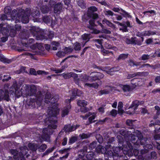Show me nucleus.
I'll return each instance as SVG.
<instances>
[{
    "mask_svg": "<svg viewBox=\"0 0 160 160\" xmlns=\"http://www.w3.org/2000/svg\"><path fill=\"white\" fill-rule=\"evenodd\" d=\"M99 112L101 113H103L104 112V108L103 107H100L98 109Z\"/></svg>",
    "mask_w": 160,
    "mask_h": 160,
    "instance_id": "obj_64",
    "label": "nucleus"
},
{
    "mask_svg": "<svg viewBox=\"0 0 160 160\" xmlns=\"http://www.w3.org/2000/svg\"><path fill=\"white\" fill-rule=\"evenodd\" d=\"M120 70V68L119 67H115L112 68H111L110 69V71L108 72L107 71V72L108 73H109V72H116Z\"/></svg>",
    "mask_w": 160,
    "mask_h": 160,
    "instance_id": "obj_48",
    "label": "nucleus"
},
{
    "mask_svg": "<svg viewBox=\"0 0 160 160\" xmlns=\"http://www.w3.org/2000/svg\"><path fill=\"white\" fill-rule=\"evenodd\" d=\"M89 23L90 25V26H88V28L90 29H92L93 30L92 32H91L92 33L95 34H98L100 32V31L97 29H94L93 28L94 25V19L90 20L89 21Z\"/></svg>",
    "mask_w": 160,
    "mask_h": 160,
    "instance_id": "obj_22",
    "label": "nucleus"
},
{
    "mask_svg": "<svg viewBox=\"0 0 160 160\" xmlns=\"http://www.w3.org/2000/svg\"><path fill=\"white\" fill-rule=\"evenodd\" d=\"M57 3L56 0H50L49 2V5L51 7H54V6Z\"/></svg>",
    "mask_w": 160,
    "mask_h": 160,
    "instance_id": "obj_53",
    "label": "nucleus"
},
{
    "mask_svg": "<svg viewBox=\"0 0 160 160\" xmlns=\"http://www.w3.org/2000/svg\"><path fill=\"white\" fill-rule=\"evenodd\" d=\"M88 109L86 108L85 107H81L80 108V111L81 112L85 113L88 111Z\"/></svg>",
    "mask_w": 160,
    "mask_h": 160,
    "instance_id": "obj_62",
    "label": "nucleus"
},
{
    "mask_svg": "<svg viewBox=\"0 0 160 160\" xmlns=\"http://www.w3.org/2000/svg\"><path fill=\"white\" fill-rule=\"evenodd\" d=\"M116 90V89L115 87L110 86L107 87L105 89L99 91L98 94L99 95H102L104 94H108L112 91Z\"/></svg>",
    "mask_w": 160,
    "mask_h": 160,
    "instance_id": "obj_16",
    "label": "nucleus"
},
{
    "mask_svg": "<svg viewBox=\"0 0 160 160\" xmlns=\"http://www.w3.org/2000/svg\"><path fill=\"white\" fill-rule=\"evenodd\" d=\"M20 151L13 149L11 151V154L13 155L15 160H25V156L28 157L29 154H27L28 152V148L25 146L21 147L20 148Z\"/></svg>",
    "mask_w": 160,
    "mask_h": 160,
    "instance_id": "obj_4",
    "label": "nucleus"
},
{
    "mask_svg": "<svg viewBox=\"0 0 160 160\" xmlns=\"http://www.w3.org/2000/svg\"><path fill=\"white\" fill-rule=\"evenodd\" d=\"M133 136L131 137V142L133 144V145L136 148H138L139 146V143L141 145H144L146 144L147 139L143 138V136L138 131H136L133 132Z\"/></svg>",
    "mask_w": 160,
    "mask_h": 160,
    "instance_id": "obj_3",
    "label": "nucleus"
},
{
    "mask_svg": "<svg viewBox=\"0 0 160 160\" xmlns=\"http://www.w3.org/2000/svg\"><path fill=\"white\" fill-rule=\"evenodd\" d=\"M134 122V121L131 120L129 119H128L127 120L126 122V124L130 126H132L133 125V122Z\"/></svg>",
    "mask_w": 160,
    "mask_h": 160,
    "instance_id": "obj_47",
    "label": "nucleus"
},
{
    "mask_svg": "<svg viewBox=\"0 0 160 160\" xmlns=\"http://www.w3.org/2000/svg\"><path fill=\"white\" fill-rule=\"evenodd\" d=\"M73 48L71 47H65L64 49V52L65 53V54L71 52Z\"/></svg>",
    "mask_w": 160,
    "mask_h": 160,
    "instance_id": "obj_43",
    "label": "nucleus"
},
{
    "mask_svg": "<svg viewBox=\"0 0 160 160\" xmlns=\"http://www.w3.org/2000/svg\"><path fill=\"white\" fill-rule=\"evenodd\" d=\"M64 8V7L62 3L61 2L57 3L54 6V13L57 15L60 14L63 11Z\"/></svg>",
    "mask_w": 160,
    "mask_h": 160,
    "instance_id": "obj_12",
    "label": "nucleus"
},
{
    "mask_svg": "<svg viewBox=\"0 0 160 160\" xmlns=\"http://www.w3.org/2000/svg\"><path fill=\"white\" fill-rule=\"evenodd\" d=\"M34 86H29L25 85L23 86L21 90L20 87L18 86L16 82H14L9 89L10 94L18 98L23 95L25 96H31L34 92ZM25 97V96H24Z\"/></svg>",
    "mask_w": 160,
    "mask_h": 160,
    "instance_id": "obj_2",
    "label": "nucleus"
},
{
    "mask_svg": "<svg viewBox=\"0 0 160 160\" xmlns=\"http://www.w3.org/2000/svg\"><path fill=\"white\" fill-rule=\"evenodd\" d=\"M119 86L124 92H130L133 90V88L128 85L119 84Z\"/></svg>",
    "mask_w": 160,
    "mask_h": 160,
    "instance_id": "obj_20",
    "label": "nucleus"
},
{
    "mask_svg": "<svg viewBox=\"0 0 160 160\" xmlns=\"http://www.w3.org/2000/svg\"><path fill=\"white\" fill-rule=\"evenodd\" d=\"M98 148L100 149V150L98 152H101L102 153L104 154L106 152V149L103 148L101 146H99Z\"/></svg>",
    "mask_w": 160,
    "mask_h": 160,
    "instance_id": "obj_51",
    "label": "nucleus"
},
{
    "mask_svg": "<svg viewBox=\"0 0 160 160\" xmlns=\"http://www.w3.org/2000/svg\"><path fill=\"white\" fill-rule=\"evenodd\" d=\"M90 75V76H88L85 74L83 76H81L80 77L81 82H84L88 81H94L97 80H100L104 77L103 74L97 72H92Z\"/></svg>",
    "mask_w": 160,
    "mask_h": 160,
    "instance_id": "obj_5",
    "label": "nucleus"
},
{
    "mask_svg": "<svg viewBox=\"0 0 160 160\" xmlns=\"http://www.w3.org/2000/svg\"><path fill=\"white\" fill-rule=\"evenodd\" d=\"M102 22L103 24H106L108 26L110 27L113 29L116 28L115 25L112 23L110 21L107 20L106 19H104L102 21Z\"/></svg>",
    "mask_w": 160,
    "mask_h": 160,
    "instance_id": "obj_25",
    "label": "nucleus"
},
{
    "mask_svg": "<svg viewBox=\"0 0 160 160\" xmlns=\"http://www.w3.org/2000/svg\"><path fill=\"white\" fill-rule=\"evenodd\" d=\"M77 138L75 137H73L71 138L69 140V143H72L77 140Z\"/></svg>",
    "mask_w": 160,
    "mask_h": 160,
    "instance_id": "obj_60",
    "label": "nucleus"
},
{
    "mask_svg": "<svg viewBox=\"0 0 160 160\" xmlns=\"http://www.w3.org/2000/svg\"><path fill=\"white\" fill-rule=\"evenodd\" d=\"M128 54H120L118 58V59L119 60H121V59H122V60H123V59H124L126 58H127L128 57Z\"/></svg>",
    "mask_w": 160,
    "mask_h": 160,
    "instance_id": "obj_46",
    "label": "nucleus"
},
{
    "mask_svg": "<svg viewBox=\"0 0 160 160\" xmlns=\"http://www.w3.org/2000/svg\"><path fill=\"white\" fill-rule=\"evenodd\" d=\"M34 40L33 39L31 38L29 39L28 43H23V45L24 46L26 47H32V46H34V47H35L36 46H38L39 44L36 43V44L33 43L34 42Z\"/></svg>",
    "mask_w": 160,
    "mask_h": 160,
    "instance_id": "obj_23",
    "label": "nucleus"
},
{
    "mask_svg": "<svg viewBox=\"0 0 160 160\" xmlns=\"http://www.w3.org/2000/svg\"><path fill=\"white\" fill-rule=\"evenodd\" d=\"M43 21L44 22L47 23H49L51 21H52V18L51 17L48 16L45 17L43 18Z\"/></svg>",
    "mask_w": 160,
    "mask_h": 160,
    "instance_id": "obj_39",
    "label": "nucleus"
},
{
    "mask_svg": "<svg viewBox=\"0 0 160 160\" xmlns=\"http://www.w3.org/2000/svg\"><path fill=\"white\" fill-rule=\"evenodd\" d=\"M62 77L65 79L69 78H71V72L67 73H63L61 74Z\"/></svg>",
    "mask_w": 160,
    "mask_h": 160,
    "instance_id": "obj_45",
    "label": "nucleus"
},
{
    "mask_svg": "<svg viewBox=\"0 0 160 160\" xmlns=\"http://www.w3.org/2000/svg\"><path fill=\"white\" fill-rule=\"evenodd\" d=\"M56 55L60 58H62L64 57L65 55V53L64 52L59 51L56 53Z\"/></svg>",
    "mask_w": 160,
    "mask_h": 160,
    "instance_id": "obj_44",
    "label": "nucleus"
},
{
    "mask_svg": "<svg viewBox=\"0 0 160 160\" xmlns=\"http://www.w3.org/2000/svg\"><path fill=\"white\" fill-rule=\"evenodd\" d=\"M71 106L70 104L67 105V106L64 107L62 109L61 116L62 117H65L69 113Z\"/></svg>",
    "mask_w": 160,
    "mask_h": 160,
    "instance_id": "obj_18",
    "label": "nucleus"
},
{
    "mask_svg": "<svg viewBox=\"0 0 160 160\" xmlns=\"http://www.w3.org/2000/svg\"><path fill=\"white\" fill-rule=\"evenodd\" d=\"M74 49L75 50L78 51L80 50L81 47L80 43L76 42L74 44Z\"/></svg>",
    "mask_w": 160,
    "mask_h": 160,
    "instance_id": "obj_40",
    "label": "nucleus"
},
{
    "mask_svg": "<svg viewBox=\"0 0 160 160\" xmlns=\"http://www.w3.org/2000/svg\"><path fill=\"white\" fill-rule=\"evenodd\" d=\"M144 72H137L133 74H129L127 76V78L128 79H130L131 78H133L135 77L138 76H141L142 75L143 73Z\"/></svg>",
    "mask_w": 160,
    "mask_h": 160,
    "instance_id": "obj_29",
    "label": "nucleus"
},
{
    "mask_svg": "<svg viewBox=\"0 0 160 160\" xmlns=\"http://www.w3.org/2000/svg\"><path fill=\"white\" fill-rule=\"evenodd\" d=\"M30 72L32 74L37 75V72L33 68H31L30 70Z\"/></svg>",
    "mask_w": 160,
    "mask_h": 160,
    "instance_id": "obj_63",
    "label": "nucleus"
},
{
    "mask_svg": "<svg viewBox=\"0 0 160 160\" xmlns=\"http://www.w3.org/2000/svg\"><path fill=\"white\" fill-rule=\"evenodd\" d=\"M149 56L147 54H144L141 57V59L143 60L148 59L149 58Z\"/></svg>",
    "mask_w": 160,
    "mask_h": 160,
    "instance_id": "obj_57",
    "label": "nucleus"
},
{
    "mask_svg": "<svg viewBox=\"0 0 160 160\" xmlns=\"http://www.w3.org/2000/svg\"><path fill=\"white\" fill-rule=\"evenodd\" d=\"M28 146L29 148L32 151H35L37 150L38 147V145L37 144L29 143L28 144Z\"/></svg>",
    "mask_w": 160,
    "mask_h": 160,
    "instance_id": "obj_27",
    "label": "nucleus"
},
{
    "mask_svg": "<svg viewBox=\"0 0 160 160\" xmlns=\"http://www.w3.org/2000/svg\"><path fill=\"white\" fill-rule=\"evenodd\" d=\"M81 76H83V75H81L79 76V78L78 77V75L73 72H71V77H72L73 78L74 82L75 83L79 85L81 84L84 83V82H82L81 81V79L80 78V77Z\"/></svg>",
    "mask_w": 160,
    "mask_h": 160,
    "instance_id": "obj_17",
    "label": "nucleus"
},
{
    "mask_svg": "<svg viewBox=\"0 0 160 160\" xmlns=\"http://www.w3.org/2000/svg\"><path fill=\"white\" fill-rule=\"evenodd\" d=\"M28 15H26V13L24 15L21 16L19 15V13L17 14L16 18H14L15 21H14L15 23H17L19 22L21 20V22L24 23H28L29 22Z\"/></svg>",
    "mask_w": 160,
    "mask_h": 160,
    "instance_id": "obj_8",
    "label": "nucleus"
},
{
    "mask_svg": "<svg viewBox=\"0 0 160 160\" xmlns=\"http://www.w3.org/2000/svg\"><path fill=\"white\" fill-rule=\"evenodd\" d=\"M96 117V113L94 112H89L87 113L84 116L81 115L80 117L84 119H86L88 117H89L88 120L90 122H92Z\"/></svg>",
    "mask_w": 160,
    "mask_h": 160,
    "instance_id": "obj_15",
    "label": "nucleus"
},
{
    "mask_svg": "<svg viewBox=\"0 0 160 160\" xmlns=\"http://www.w3.org/2000/svg\"><path fill=\"white\" fill-rule=\"evenodd\" d=\"M91 37L90 34H85L82 35V38H80V41L81 43L83 44V47H84L86 43L88 41L90 38Z\"/></svg>",
    "mask_w": 160,
    "mask_h": 160,
    "instance_id": "obj_19",
    "label": "nucleus"
},
{
    "mask_svg": "<svg viewBox=\"0 0 160 160\" xmlns=\"http://www.w3.org/2000/svg\"><path fill=\"white\" fill-rule=\"evenodd\" d=\"M85 87H93L95 88H97L98 87V84L97 83H94L92 84L86 83L84 84Z\"/></svg>",
    "mask_w": 160,
    "mask_h": 160,
    "instance_id": "obj_32",
    "label": "nucleus"
},
{
    "mask_svg": "<svg viewBox=\"0 0 160 160\" xmlns=\"http://www.w3.org/2000/svg\"><path fill=\"white\" fill-rule=\"evenodd\" d=\"M48 74L47 72H46L42 70H38L37 72V75H41V74H44L47 75Z\"/></svg>",
    "mask_w": 160,
    "mask_h": 160,
    "instance_id": "obj_54",
    "label": "nucleus"
},
{
    "mask_svg": "<svg viewBox=\"0 0 160 160\" xmlns=\"http://www.w3.org/2000/svg\"><path fill=\"white\" fill-rule=\"evenodd\" d=\"M47 145L45 144H42L39 148V150L40 151L43 152L47 148Z\"/></svg>",
    "mask_w": 160,
    "mask_h": 160,
    "instance_id": "obj_49",
    "label": "nucleus"
},
{
    "mask_svg": "<svg viewBox=\"0 0 160 160\" xmlns=\"http://www.w3.org/2000/svg\"><path fill=\"white\" fill-rule=\"evenodd\" d=\"M93 155L92 154H87L86 157L88 160H92L93 158Z\"/></svg>",
    "mask_w": 160,
    "mask_h": 160,
    "instance_id": "obj_59",
    "label": "nucleus"
},
{
    "mask_svg": "<svg viewBox=\"0 0 160 160\" xmlns=\"http://www.w3.org/2000/svg\"><path fill=\"white\" fill-rule=\"evenodd\" d=\"M155 34V32H154L151 31H146L142 32V35L144 36H149L150 35H154Z\"/></svg>",
    "mask_w": 160,
    "mask_h": 160,
    "instance_id": "obj_28",
    "label": "nucleus"
},
{
    "mask_svg": "<svg viewBox=\"0 0 160 160\" xmlns=\"http://www.w3.org/2000/svg\"><path fill=\"white\" fill-rule=\"evenodd\" d=\"M120 133L121 135L124 136L126 140L127 139H130L131 141L132 136L134 135L133 133H132L131 131L127 132L124 129H122L120 130Z\"/></svg>",
    "mask_w": 160,
    "mask_h": 160,
    "instance_id": "obj_13",
    "label": "nucleus"
},
{
    "mask_svg": "<svg viewBox=\"0 0 160 160\" xmlns=\"http://www.w3.org/2000/svg\"><path fill=\"white\" fill-rule=\"evenodd\" d=\"M101 49V52L104 56H105V54H108L110 53H111L112 55L113 54V53L111 51L104 49L102 46V47Z\"/></svg>",
    "mask_w": 160,
    "mask_h": 160,
    "instance_id": "obj_37",
    "label": "nucleus"
},
{
    "mask_svg": "<svg viewBox=\"0 0 160 160\" xmlns=\"http://www.w3.org/2000/svg\"><path fill=\"white\" fill-rule=\"evenodd\" d=\"M11 9L10 7L7 6L4 9V12L6 15H2L1 18L2 20H11L12 22L14 21V18L17 14V11L15 10H13L11 12Z\"/></svg>",
    "mask_w": 160,
    "mask_h": 160,
    "instance_id": "obj_6",
    "label": "nucleus"
},
{
    "mask_svg": "<svg viewBox=\"0 0 160 160\" xmlns=\"http://www.w3.org/2000/svg\"><path fill=\"white\" fill-rule=\"evenodd\" d=\"M126 142L128 147L127 146H126V148L125 146V145H124L122 149L123 151H124V154H128L129 156L131 157L133 154L132 152L133 149L132 145L127 141H126Z\"/></svg>",
    "mask_w": 160,
    "mask_h": 160,
    "instance_id": "obj_11",
    "label": "nucleus"
},
{
    "mask_svg": "<svg viewBox=\"0 0 160 160\" xmlns=\"http://www.w3.org/2000/svg\"><path fill=\"white\" fill-rule=\"evenodd\" d=\"M51 98V94L49 92L47 93L45 97V102L48 103L49 102L51 103H53L52 107L50 108L48 110V117L44 121L45 124L48 125V127L44 129L42 137L44 141L47 142L50 141L49 136L53 132V129L57 128V125L55 124L57 122L56 116L59 114V111L58 105L55 103L58 99V96H55L50 99Z\"/></svg>",
    "mask_w": 160,
    "mask_h": 160,
    "instance_id": "obj_1",
    "label": "nucleus"
},
{
    "mask_svg": "<svg viewBox=\"0 0 160 160\" xmlns=\"http://www.w3.org/2000/svg\"><path fill=\"white\" fill-rule=\"evenodd\" d=\"M80 136H81L82 139H84L89 137H90V134H89L83 133L81 135H80Z\"/></svg>",
    "mask_w": 160,
    "mask_h": 160,
    "instance_id": "obj_52",
    "label": "nucleus"
},
{
    "mask_svg": "<svg viewBox=\"0 0 160 160\" xmlns=\"http://www.w3.org/2000/svg\"><path fill=\"white\" fill-rule=\"evenodd\" d=\"M128 63L129 65L131 66H133L134 65L135 66H138L140 64V62H136L135 63L134 62L133 60H129L128 61Z\"/></svg>",
    "mask_w": 160,
    "mask_h": 160,
    "instance_id": "obj_41",
    "label": "nucleus"
},
{
    "mask_svg": "<svg viewBox=\"0 0 160 160\" xmlns=\"http://www.w3.org/2000/svg\"><path fill=\"white\" fill-rule=\"evenodd\" d=\"M110 115L113 117H115L117 114V111L115 109H112L110 112Z\"/></svg>",
    "mask_w": 160,
    "mask_h": 160,
    "instance_id": "obj_55",
    "label": "nucleus"
},
{
    "mask_svg": "<svg viewBox=\"0 0 160 160\" xmlns=\"http://www.w3.org/2000/svg\"><path fill=\"white\" fill-rule=\"evenodd\" d=\"M78 5L82 8H84L86 7V5L83 0H77Z\"/></svg>",
    "mask_w": 160,
    "mask_h": 160,
    "instance_id": "obj_33",
    "label": "nucleus"
},
{
    "mask_svg": "<svg viewBox=\"0 0 160 160\" xmlns=\"http://www.w3.org/2000/svg\"><path fill=\"white\" fill-rule=\"evenodd\" d=\"M0 60L4 63H9L10 62V60L3 57H0Z\"/></svg>",
    "mask_w": 160,
    "mask_h": 160,
    "instance_id": "obj_50",
    "label": "nucleus"
},
{
    "mask_svg": "<svg viewBox=\"0 0 160 160\" xmlns=\"http://www.w3.org/2000/svg\"><path fill=\"white\" fill-rule=\"evenodd\" d=\"M5 27V29L7 30L8 29L9 31L10 30L9 35L11 37H14L15 36L16 34V31L12 28L11 27L9 26V25H4V26Z\"/></svg>",
    "mask_w": 160,
    "mask_h": 160,
    "instance_id": "obj_24",
    "label": "nucleus"
},
{
    "mask_svg": "<svg viewBox=\"0 0 160 160\" xmlns=\"http://www.w3.org/2000/svg\"><path fill=\"white\" fill-rule=\"evenodd\" d=\"M79 158H82L85 155V152L83 150H81L79 152Z\"/></svg>",
    "mask_w": 160,
    "mask_h": 160,
    "instance_id": "obj_61",
    "label": "nucleus"
},
{
    "mask_svg": "<svg viewBox=\"0 0 160 160\" xmlns=\"http://www.w3.org/2000/svg\"><path fill=\"white\" fill-rule=\"evenodd\" d=\"M2 24H0V33H2V34L5 36L2 37L1 38L2 42H4L8 40V29L6 30L5 29V27H3Z\"/></svg>",
    "mask_w": 160,
    "mask_h": 160,
    "instance_id": "obj_10",
    "label": "nucleus"
},
{
    "mask_svg": "<svg viewBox=\"0 0 160 160\" xmlns=\"http://www.w3.org/2000/svg\"><path fill=\"white\" fill-rule=\"evenodd\" d=\"M40 12L38 9L35 10H33L32 13V16L33 18L37 19L38 16L40 15Z\"/></svg>",
    "mask_w": 160,
    "mask_h": 160,
    "instance_id": "obj_31",
    "label": "nucleus"
},
{
    "mask_svg": "<svg viewBox=\"0 0 160 160\" xmlns=\"http://www.w3.org/2000/svg\"><path fill=\"white\" fill-rule=\"evenodd\" d=\"M97 10V9L96 7L94 6L88 8V14L89 15L90 13H92V12L96 11Z\"/></svg>",
    "mask_w": 160,
    "mask_h": 160,
    "instance_id": "obj_38",
    "label": "nucleus"
},
{
    "mask_svg": "<svg viewBox=\"0 0 160 160\" xmlns=\"http://www.w3.org/2000/svg\"><path fill=\"white\" fill-rule=\"evenodd\" d=\"M77 104L81 107H84L87 105V102L84 100H79L78 101Z\"/></svg>",
    "mask_w": 160,
    "mask_h": 160,
    "instance_id": "obj_34",
    "label": "nucleus"
},
{
    "mask_svg": "<svg viewBox=\"0 0 160 160\" xmlns=\"http://www.w3.org/2000/svg\"><path fill=\"white\" fill-rule=\"evenodd\" d=\"M144 103L143 101H139L138 100H135L133 101L131 105L130 106V108H132L133 111L132 112H129V111L127 112L128 114L130 115L136 113L135 110L137 109L138 106L140 104H142Z\"/></svg>",
    "mask_w": 160,
    "mask_h": 160,
    "instance_id": "obj_9",
    "label": "nucleus"
},
{
    "mask_svg": "<svg viewBox=\"0 0 160 160\" xmlns=\"http://www.w3.org/2000/svg\"><path fill=\"white\" fill-rule=\"evenodd\" d=\"M31 31L35 36L36 39L38 40H42L45 39H47V37L40 31V29L35 27H32L31 29Z\"/></svg>",
    "mask_w": 160,
    "mask_h": 160,
    "instance_id": "obj_7",
    "label": "nucleus"
},
{
    "mask_svg": "<svg viewBox=\"0 0 160 160\" xmlns=\"http://www.w3.org/2000/svg\"><path fill=\"white\" fill-rule=\"evenodd\" d=\"M43 97L42 95H40L38 96L36 101L37 104L38 106H40L41 104V102L43 99Z\"/></svg>",
    "mask_w": 160,
    "mask_h": 160,
    "instance_id": "obj_35",
    "label": "nucleus"
},
{
    "mask_svg": "<svg viewBox=\"0 0 160 160\" xmlns=\"http://www.w3.org/2000/svg\"><path fill=\"white\" fill-rule=\"evenodd\" d=\"M143 13L146 16L149 17L153 16L156 14V12L154 10L147 11L144 12Z\"/></svg>",
    "mask_w": 160,
    "mask_h": 160,
    "instance_id": "obj_26",
    "label": "nucleus"
},
{
    "mask_svg": "<svg viewBox=\"0 0 160 160\" xmlns=\"http://www.w3.org/2000/svg\"><path fill=\"white\" fill-rule=\"evenodd\" d=\"M143 147L145 149L147 150L148 151L149 150L151 149L152 148V147L151 144H147L144 145Z\"/></svg>",
    "mask_w": 160,
    "mask_h": 160,
    "instance_id": "obj_56",
    "label": "nucleus"
},
{
    "mask_svg": "<svg viewBox=\"0 0 160 160\" xmlns=\"http://www.w3.org/2000/svg\"><path fill=\"white\" fill-rule=\"evenodd\" d=\"M41 11L43 13H47L50 10L46 6H43L41 8Z\"/></svg>",
    "mask_w": 160,
    "mask_h": 160,
    "instance_id": "obj_36",
    "label": "nucleus"
},
{
    "mask_svg": "<svg viewBox=\"0 0 160 160\" xmlns=\"http://www.w3.org/2000/svg\"><path fill=\"white\" fill-rule=\"evenodd\" d=\"M123 107V103L122 102H119L118 104V113L122 114L124 112V111L122 109Z\"/></svg>",
    "mask_w": 160,
    "mask_h": 160,
    "instance_id": "obj_30",
    "label": "nucleus"
},
{
    "mask_svg": "<svg viewBox=\"0 0 160 160\" xmlns=\"http://www.w3.org/2000/svg\"><path fill=\"white\" fill-rule=\"evenodd\" d=\"M104 14L105 15L109 17L110 16H112L114 13L110 10H106L104 12Z\"/></svg>",
    "mask_w": 160,
    "mask_h": 160,
    "instance_id": "obj_42",
    "label": "nucleus"
},
{
    "mask_svg": "<svg viewBox=\"0 0 160 160\" xmlns=\"http://www.w3.org/2000/svg\"><path fill=\"white\" fill-rule=\"evenodd\" d=\"M72 95L70 99H68L66 101L68 103L70 102L71 99H73L75 98V97L77 95L80 96L82 94V92L81 91L78 90L77 89H74L72 91Z\"/></svg>",
    "mask_w": 160,
    "mask_h": 160,
    "instance_id": "obj_14",
    "label": "nucleus"
},
{
    "mask_svg": "<svg viewBox=\"0 0 160 160\" xmlns=\"http://www.w3.org/2000/svg\"><path fill=\"white\" fill-rule=\"evenodd\" d=\"M79 126V125H76V126L75 125H73L71 126L69 125H66L64 126L63 130L66 132H68L74 130L76 129L77 127H78Z\"/></svg>",
    "mask_w": 160,
    "mask_h": 160,
    "instance_id": "obj_21",
    "label": "nucleus"
},
{
    "mask_svg": "<svg viewBox=\"0 0 160 160\" xmlns=\"http://www.w3.org/2000/svg\"><path fill=\"white\" fill-rule=\"evenodd\" d=\"M54 149V148L53 147H52L51 148L48 149L44 152V154L46 155V154H47L51 152H52L53 151V150Z\"/></svg>",
    "mask_w": 160,
    "mask_h": 160,
    "instance_id": "obj_58",
    "label": "nucleus"
}]
</instances>
